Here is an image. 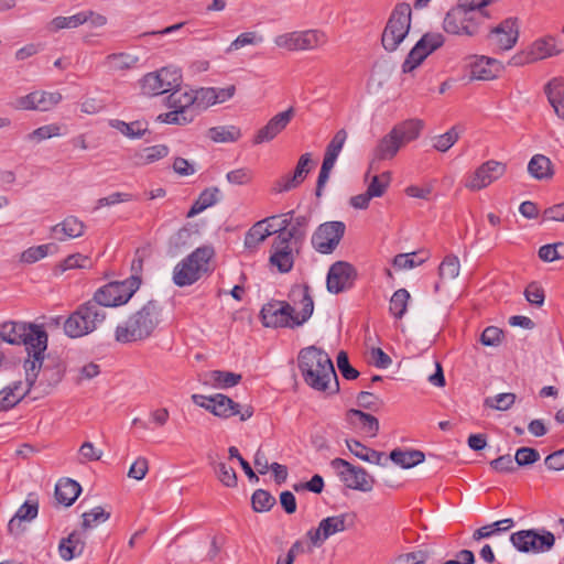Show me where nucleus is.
<instances>
[{
  "label": "nucleus",
  "instance_id": "obj_56",
  "mask_svg": "<svg viewBox=\"0 0 564 564\" xmlns=\"http://www.w3.org/2000/svg\"><path fill=\"white\" fill-rule=\"evenodd\" d=\"M35 94L36 110L39 111H48L62 100V95L58 91H35Z\"/></svg>",
  "mask_w": 564,
  "mask_h": 564
},
{
  "label": "nucleus",
  "instance_id": "obj_7",
  "mask_svg": "<svg viewBox=\"0 0 564 564\" xmlns=\"http://www.w3.org/2000/svg\"><path fill=\"white\" fill-rule=\"evenodd\" d=\"M482 12H477L468 6H463L462 1L452 8L445 15L444 31L456 35L474 36L478 34L480 23L485 20Z\"/></svg>",
  "mask_w": 564,
  "mask_h": 564
},
{
  "label": "nucleus",
  "instance_id": "obj_6",
  "mask_svg": "<svg viewBox=\"0 0 564 564\" xmlns=\"http://www.w3.org/2000/svg\"><path fill=\"white\" fill-rule=\"evenodd\" d=\"M411 15L410 4L402 2L394 7L381 35V43L387 52H394L409 34Z\"/></svg>",
  "mask_w": 564,
  "mask_h": 564
},
{
  "label": "nucleus",
  "instance_id": "obj_4",
  "mask_svg": "<svg viewBox=\"0 0 564 564\" xmlns=\"http://www.w3.org/2000/svg\"><path fill=\"white\" fill-rule=\"evenodd\" d=\"M107 312L91 300L80 304L64 321V332L69 338H80L95 332L106 319Z\"/></svg>",
  "mask_w": 564,
  "mask_h": 564
},
{
  "label": "nucleus",
  "instance_id": "obj_33",
  "mask_svg": "<svg viewBox=\"0 0 564 564\" xmlns=\"http://www.w3.org/2000/svg\"><path fill=\"white\" fill-rule=\"evenodd\" d=\"M308 225L310 216L299 215L293 217L288 232H282V235L279 236L285 238V240L294 245V248L299 249L306 237Z\"/></svg>",
  "mask_w": 564,
  "mask_h": 564
},
{
  "label": "nucleus",
  "instance_id": "obj_58",
  "mask_svg": "<svg viewBox=\"0 0 564 564\" xmlns=\"http://www.w3.org/2000/svg\"><path fill=\"white\" fill-rule=\"evenodd\" d=\"M61 127L56 123L42 126L26 135V139L33 142H41L43 140L61 135Z\"/></svg>",
  "mask_w": 564,
  "mask_h": 564
},
{
  "label": "nucleus",
  "instance_id": "obj_25",
  "mask_svg": "<svg viewBox=\"0 0 564 564\" xmlns=\"http://www.w3.org/2000/svg\"><path fill=\"white\" fill-rule=\"evenodd\" d=\"M292 242L276 236L272 242V252L270 256V263L278 268L281 273L290 272L294 264Z\"/></svg>",
  "mask_w": 564,
  "mask_h": 564
},
{
  "label": "nucleus",
  "instance_id": "obj_50",
  "mask_svg": "<svg viewBox=\"0 0 564 564\" xmlns=\"http://www.w3.org/2000/svg\"><path fill=\"white\" fill-rule=\"evenodd\" d=\"M210 465L214 467L215 474L218 480L226 487L234 488L237 486V474L236 470L228 466L226 463L220 462L215 464L210 462Z\"/></svg>",
  "mask_w": 564,
  "mask_h": 564
},
{
  "label": "nucleus",
  "instance_id": "obj_61",
  "mask_svg": "<svg viewBox=\"0 0 564 564\" xmlns=\"http://www.w3.org/2000/svg\"><path fill=\"white\" fill-rule=\"evenodd\" d=\"M337 367L343 375V377L347 380L357 379L359 376V371L356 370L350 364L348 359V355L346 351H339L337 356Z\"/></svg>",
  "mask_w": 564,
  "mask_h": 564
},
{
  "label": "nucleus",
  "instance_id": "obj_13",
  "mask_svg": "<svg viewBox=\"0 0 564 564\" xmlns=\"http://www.w3.org/2000/svg\"><path fill=\"white\" fill-rule=\"evenodd\" d=\"M137 290V280L126 279L123 281L110 282L99 288L93 297L98 302L101 308L115 307L126 304Z\"/></svg>",
  "mask_w": 564,
  "mask_h": 564
},
{
  "label": "nucleus",
  "instance_id": "obj_43",
  "mask_svg": "<svg viewBox=\"0 0 564 564\" xmlns=\"http://www.w3.org/2000/svg\"><path fill=\"white\" fill-rule=\"evenodd\" d=\"M194 99L192 91H182L178 88L171 90L165 99V105L175 110L194 109Z\"/></svg>",
  "mask_w": 564,
  "mask_h": 564
},
{
  "label": "nucleus",
  "instance_id": "obj_35",
  "mask_svg": "<svg viewBox=\"0 0 564 564\" xmlns=\"http://www.w3.org/2000/svg\"><path fill=\"white\" fill-rule=\"evenodd\" d=\"M80 485L69 478L61 479L55 486V498L65 507L72 506L80 495Z\"/></svg>",
  "mask_w": 564,
  "mask_h": 564
},
{
  "label": "nucleus",
  "instance_id": "obj_45",
  "mask_svg": "<svg viewBox=\"0 0 564 564\" xmlns=\"http://www.w3.org/2000/svg\"><path fill=\"white\" fill-rule=\"evenodd\" d=\"M459 135L460 130L457 126H454L445 133L434 137L432 147L438 152H447L458 141Z\"/></svg>",
  "mask_w": 564,
  "mask_h": 564
},
{
  "label": "nucleus",
  "instance_id": "obj_53",
  "mask_svg": "<svg viewBox=\"0 0 564 564\" xmlns=\"http://www.w3.org/2000/svg\"><path fill=\"white\" fill-rule=\"evenodd\" d=\"M251 503L256 512H264L275 505V498L267 490L257 489L251 497Z\"/></svg>",
  "mask_w": 564,
  "mask_h": 564
},
{
  "label": "nucleus",
  "instance_id": "obj_30",
  "mask_svg": "<svg viewBox=\"0 0 564 564\" xmlns=\"http://www.w3.org/2000/svg\"><path fill=\"white\" fill-rule=\"evenodd\" d=\"M85 544V536L74 531L67 538H63L59 541L58 553L64 561H70L83 554Z\"/></svg>",
  "mask_w": 564,
  "mask_h": 564
},
{
  "label": "nucleus",
  "instance_id": "obj_9",
  "mask_svg": "<svg viewBox=\"0 0 564 564\" xmlns=\"http://www.w3.org/2000/svg\"><path fill=\"white\" fill-rule=\"evenodd\" d=\"M328 36L321 29L292 31L274 37V44L290 52L314 51L325 46Z\"/></svg>",
  "mask_w": 564,
  "mask_h": 564
},
{
  "label": "nucleus",
  "instance_id": "obj_19",
  "mask_svg": "<svg viewBox=\"0 0 564 564\" xmlns=\"http://www.w3.org/2000/svg\"><path fill=\"white\" fill-rule=\"evenodd\" d=\"M347 132L345 129L338 130L328 145L326 147L324 160L317 178L315 195L322 196V192L326 183L328 182L329 174L336 163V160L346 142Z\"/></svg>",
  "mask_w": 564,
  "mask_h": 564
},
{
  "label": "nucleus",
  "instance_id": "obj_41",
  "mask_svg": "<svg viewBox=\"0 0 564 564\" xmlns=\"http://www.w3.org/2000/svg\"><path fill=\"white\" fill-rule=\"evenodd\" d=\"M109 126L130 139L141 138L148 131V123L140 120L128 123L119 119H110Z\"/></svg>",
  "mask_w": 564,
  "mask_h": 564
},
{
  "label": "nucleus",
  "instance_id": "obj_49",
  "mask_svg": "<svg viewBox=\"0 0 564 564\" xmlns=\"http://www.w3.org/2000/svg\"><path fill=\"white\" fill-rule=\"evenodd\" d=\"M460 263L456 256H446L438 267V276L441 280H453L458 276Z\"/></svg>",
  "mask_w": 564,
  "mask_h": 564
},
{
  "label": "nucleus",
  "instance_id": "obj_38",
  "mask_svg": "<svg viewBox=\"0 0 564 564\" xmlns=\"http://www.w3.org/2000/svg\"><path fill=\"white\" fill-rule=\"evenodd\" d=\"M240 381L241 375L239 373L212 370L205 375L204 383L218 389H227L237 386Z\"/></svg>",
  "mask_w": 564,
  "mask_h": 564
},
{
  "label": "nucleus",
  "instance_id": "obj_18",
  "mask_svg": "<svg viewBox=\"0 0 564 564\" xmlns=\"http://www.w3.org/2000/svg\"><path fill=\"white\" fill-rule=\"evenodd\" d=\"M506 172V163L496 160L486 161L468 176L465 182V187L473 192L480 191L502 177Z\"/></svg>",
  "mask_w": 564,
  "mask_h": 564
},
{
  "label": "nucleus",
  "instance_id": "obj_36",
  "mask_svg": "<svg viewBox=\"0 0 564 564\" xmlns=\"http://www.w3.org/2000/svg\"><path fill=\"white\" fill-rule=\"evenodd\" d=\"M528 173L538 181L551 180L554 175V166L547 156L535 154L528 163Z\"/></svg>",
  "mask_w": 564,
  "mask_h": 564
},
{
  "label": "nucleus",
  "instance_id": "obj_11",
  "mask_svg": "<svg viewBox=\"0 0 564 564\" xmlns=\"http://www.w3.org/2000/svg\"><path fill=\"white\" fill-rule=\"evenodd\" d=\"M510 542L522 553H545L554 546L555 536L545 529H529L512 533Z\"/></svg>",
  "mask_w": 564,
  "mask_h": 564
},
{
  "label": "nucleus",
  "instance_id": "obj_46",
  "mask_svg": "<svg viewBox=\"0 0 564 564\" xmlns=\"http://www.w3.org/2000/svg\"><path fill=\"white\" fill-rule=\"evenodd\" d=\"M410 293L405 289L397 290L391 296L389 311L398 319H401L408 308Z\"/></svg>",
  "mask_w": 564,
  "mask_h": 564
},
{
  "label": "nucleus",
  "instance_id": "obj_40",
  "mask_svg": "<svg viewBox=\"0 0 564 564\" xmlns=\"http://www.w3.org/2000/svg\"><path fill=\"white\" fill-rule=\"evenodd\" d=\"M219 188L216 186L205 188L198 196V198L194 202L191 209L187 213V217L192 218L206 208L215 205L219 199Z\"/></svg>",
  "mask_w": 564,
  "mask_h": 564
},
{
  "label": "nucleus",
  "instance_id": "obj_39",
  "mask_svg": "<svg viewBox=\"0 0 564 564\" xmlns=\"http://www.w3.org/2000/svg\"><path fill=\"white\" fill-rule=\"evenodd\" d=\"M390 459L401 466L402 468H412L424 462L425 455L422 451L411 449V451H402L400 448H395L390 453Z\"/></svg>",
  "mask_w": 564,
  "mask_h": 564
},
{
  "label": "nucleus",
  "instance_id": "obj_37",
  "mask_svg": "<svg viewBox=\"0 0 564 564\" xmlns=\"http://www.w3.org/2000/svg\"><path fill=\"white\" fill-rule=\"evenodd\" d=\"M424 127V122L420 119L404 120L395 124L391 130L395 133L402 145L416 140Z\"/></svg>",
  "mask_w": 564,
  "mask_h": 564
},
{
  "label": "nucleus",
  "instance_id": "obj_54",
  "mask_svg": "<svg viewBox=\"0 0 564 564\" xmlns=\"http://www.w3.org/2000/svg\"><path fill=\"white\" fill-rule=\"evenodd\" d=\"M391 181V174L390 172H383L380 175H375L368 187L367 192L370 196L375 197H381L384 195L389 184Z\"/></svg>",
  "mask_w": 564,
  "mask_h": 564
},
{
  "label": "nucleus",
  "instance_id": "obj_20",
  "mask_svg": "<svg viewBox=\"0 0 564 564\" xmlns=\"http://www.w3.org/2000/svg\"><path fill=\"white\" fill-rule=\"evenodd\" d=\"M357 279L355 267L346 261H336L328 270L326 279L327 291L334 294L345 292L352 288Z\"/></svg>",
  "mask_w": 564,
  "mask_h": 564
},
{
  "label": "nucleus",
  "instance_id": "obj_23",
  "mask_svg": "<svg viewBox=\"0 0 564 564\" xmlns=\"http://www.w3.org/2000/svg\"><path fill=\"white\" fill-rule=\"evenodd\" d=\"M295 116L293 107L288 108L285 111L279 112L273 116L265 126L260 128L253 137L252 143L254 145L272 141L279 133H281Z\"/></svg>",
  "mask_w": 564,
  "mask_h": 564
},
{
  "label": "nucleus",
  "instance_id": "obj_57",
  "mask_svg": "<svg viewBox=\"0 0 564 564\" xmlns=\"http://www.w3.org/2000/svg\"><path fill=\"white\" fill-rule=\"evenodd\" d=\"M516 399L517 397L514 393H500L494 398H487L485 400V405L498 411H507L514 404Z\"/></svg>",
  "mask_w": 564,
  "mask_h": 564
},
{
  "label": "nucleus",
  "instance_id": "obj_64",
  "mask_svg": "<svg viewBox=\"0 0 564 564\" xmlns=\"http://www.w3.org/2000/svg\"><path fill=\"white\" fill-rule=\"evenodd\" d=\"M524 296L530 304L536 306H542L545 299L543 289L535 282L530 283L525 288Z\"/></svg>",
  "mask_w": 564,
  "mask_h": 564
},
{
  "label": "nucleus",
  "instance_id": "obj_55",
  "mask_svg": "<svg viewBox=\"0 0 564 564\" xmlns=\"http://www.w3.org/2000/svg\"><path fill=\"white\" fill-rule=\"evenodd\" d=\"M82 527L84 530L91 529L100 522H106L110 518V512L98 506L88 512H84Z\"/></svg>",
  "mask_w": 564,
  "mask_h": 564
},
{
  "label": "nucleus",
  "instance_id": "obj_48",
  "mask_svg": "<svg viewBox=\"0 0 564 564\" xmlns=\"http://www.w3.org/2000/svg\"><path fill=\"white\" fill-rule=\"evenodd\" d=\"M194 109L202 111L215 105V87H203L193 90Z\"/></svg>",
  "mask_w": 564,
  "mask_h": 564
},
{
  "label": "nucleus",
  "instance_id": "obj_1",
  "mask_svg": "<svg viewBox=\"0 0 564 564\" xmlns=\"http://www.w3.org/2000/svg\"><path fill=\"white\" fill-rule=\"evenodd\" d=\"M289 299L291 302L272 300L263 305L261 318L264 326L295 328L310 319L314 311L310 286L293 285Z\"/></svg>",
  "mask_w": 564,
  "mask_h": 564
},
{
  "label": "nucleus",
  "instance_id": "obj_24",
  "mask_svg": "<svg viewBox=\"0 0 564 564\" xmlns=\"http://www.w3.org/2000/svg\"><path fill=\"white\" fill-rule=\"evenodd\" d=\"M468 66L470 69V78L477 80L494 79L503 68L501 62L484 55L470 56Z\"/></svg>",
  "mask_w": 564,
  "mask_h": 564
},
{
  "label": "nucleus",
  "instance_id": "obj_21",
  "mask_svg": "<svg viewBox=\"0 0 564 564\" xmlns=\"http://www.w3.org/2000/svg\"><path fill=\"white\" fill-rule=\"evenodd\" d=\"M519 37L518 20L508 18L494 28L488 36L490 45L498 51H509Z\"/></svg>",
  "mask_w": 564,
  "mask_h": 564
},
{
  "label": "nucleus",
  "instance_id": "obj_22",
  "mask_svg": "<svg viewBox=\"0 0 564 564\" xmlns=\"http://www.w3.org/2000/svg\"><path fill=\"white\" fill-rule=\"evenodd\" d=\"M312 154L304 153L300 156L293 173L285 174L278 178L272 186V191L276 194L289 192L300 186L310 173V164H312Z\"/></svg>",
  "mask_w": 564,
  "mask_h": 564
},
{
  "label": "nucleus",
  "instance_id": "obj_17",
  "mask_svg": "<svg viewBox=\"0 0 564 564\" xmlns=\"http://www.w3.org/2000/svg\"><path fill=\"white\" fill-rule=\"evenodd\" d=\"M346 226L343 221H328L319 225L312 236V245L321 253H332L344 237Z\"/></svg>",
  "mask_w": 564,
  "mask_h": 564
},
{
  "label": "nucleus",
  "instance_id": "obj_28",
  "mask_svg": "<svg viewBox=\"0 0 564 564\" xmlns=\"http://www.w3.org/2000/svg\"><path fill=\"white\" fill-rule=\"evenodd\" d=\"M402 147L395 133L390 130L389 133L378 141V144L373 149L371 164L384 160H392Z\"/></svg>",
  "mask_w": 564,
  "mask_h": 564
},
{
  "label": "nucleus",
  "instance_id": "obj_60",
  "mask_svg": "<svg viewBox=\"0 0 564 564\" xmlns=\"http://www.w3.org/2000/svg\"><path fill=\"white\" fill-rule=\"evenodd\" d=\"M540 459V453L532 447H520L517 449L514 460L518 466H529Z\"/></svg>",
  "mask_w": 564,
  "mask_h": 564
},
{
  "label": "nucleus",
  "instance_id": "obj_14",
  "mask_svg": "<svg viewBox=\"0 0 564 564\" xmlns=\"http://www.w3.org/2000/svg\"><path fill=\"white\" fill-rule=\"evenodd\" d=\"M330 465L338 471L340 480L347 488L364 492L372 490L376 480L365 468L355 466L343 458H334Z\"/></svg>",
  "mask_w": 564,
  "mask_h": 564
},
{
  "label": "nucleus",
  "instance_id": "obj_44",
  "mask_svg": "<svg viewBox=\"0 0 564 564\" xmlns=\"http://www.w3.org/2000/svg\"><path fill=\"white\" fill-rule=\"evenodd\" d=\"M207 135L214 142H236L241 131L236 126H218L208 129Z\"/></svg>",
  "mask_w": 564,
  "mask_h": 564
},
{
  "label": "nucleus",
  "instance_id": "obj_15",
  "mask_svg": "<svg viewBox=\"0 0 564 564\" xmlns=\"http://www.w3.org/2000/svg\"><path fill=\"white\" fill-rule=\"evenodd\" d=\"M352 524L354 516L349 513L327 517L319 522L316 529L308 530L306 536L314 547H319L328 538L336 533L344 532Z\"/></svg>",
  "mask_w": 564,
  "mask_h": 564
},
{
  "label": "nucleus",
  "instance_id": "obj_26",
  "mask_svg": "<svg viewBox=\"0 0 564 564\" xmlns=\"http://www.w3.org/2000/svg\"><path fill=\"white\" fill-rule=\"evenodd\" d=\"M557 41L553 36H544L535 40L524 52L525 62L532 63L558 55L562 52Z\"/></svg>",
  "mask_w": 564,
  "mask_h": 564
},
{
  "label": "nucleus",
  "instance_id": "obj_59",
  "mask_svg": "<svg viewBox=\"0 0 564 564\" xmlns=\"http://www.w3.org/2000/svg\"><path fill=\"white\" fill-rule=\"evenodd\" d=\"M262 42V36L257 32H245L238 35L227 48V52L237 51L246 45H254Z\"/></svg>",
  "mask_w": 564,
  "mask_h": 564
},
{
  "label": "nucleus",
  "instance_id": "obj_32",
  "mask_svg": "<svg viewBox=\"0 0 564 564\" xmlns=\"http://www.w3.org/2000/svg\"><path fill=\"white\" fill-rule=\"evenodd\" d=\"M278 217L271 216L267 217L260 221H257L246 234L245 236V247L247 249L253 250L261 242H263L269 236L273 235V231L265 227L268 221H275Z\"/></svg>",
  "mask_w": 564,
  "mask_h": 564
},
{
  "label": "nucleus",
  "instance_id": "obj_47",
  "mask_svg": "<svg viewBox=\"0 0 564 564\" xmlns=\"http://www.w3.org/2000/svg\"><path fill=\"white\" fill-rule=\"evenodd\" d=\"M85 19L83 11L70 17H56L48 23V30L57 32L63 29H75L83 25Z\"/></svg>",
  "mask_w": 564,
  "mask_h": 564
},
{
  "label": "nucleus",
  "instance_id": "obj_2",
  "mask_svg": "<svg viewBox=\"0 0 564 564\" xmlns=\"http://www.w3.org/2000/svg\"><path fill=\"white\" fill-rule=\"evenodd\" d=\"M297 366L305 383L321 392L337 393L339 384L333 361L328 354L316 346L300 350Z\"/></svg>",
  "mask_w": 564,
  "mask_h": 564
},
{
  "label": "nucleus",
  "instance_id": "obj_10",
  "mask_svg": "<svg viewBox=\"0 0 564 564\" xmlns=\"http://www.w3.org/2000/svg\"><path fill=\"white\" fill-rule=\"evenodd\" d=\"M0 337V340L11 345H24L25 349L47 340V334L42 326L12 321L1 324Z\"/></svg>",
  "mask_w": 564,
  "mask_h": 564
},
{
  "label": "nucleus",
  "instance_id": "obj_31",
  "mask_svg": "<svg viewBox=\"0 0 564 564\" xmlns=\"http://www.w3.org/2000/svg\"><path fill=\"white\" fill-rule=\"evenodd\" d=\"M346 420L349 424H359L361 430L370 437L377 436L379 432V421L376 416L357 409H350L346 412Z\"/></svg>",
  "mask_w": 564,
  "mask_h": 564
},
{
  "label": "nucleus",
  "instance_id": "obj_51",
  "mask_svg": "<svg viewBox=\"0 0 564 564\" xmlns=\"http://www.w3.org/2000/svg\"><path fill=\"white\" fill-rule=\"evenodd\" d=\"M53 248H56L53 243L30 247L21 253L20 261L25 264L35 263L45 258Z\"/></svg>",
  "mask_w": 564,
  "mask_h": 564
},
{
  "label": "nucleus",
  "instance_id": "obj_62",
  "mask_svg": "<svg viewBox=\"0 0 564 564\" xmlns=\"http://www.w3.org/2000/svg\"><path fill=\"white\" fill-rule=\"evenodd\" d=\"M227 181L235 185L249 184L253 178V173L250 169L241 167L230 171L226 175Z\"/></svg>",
  "mask_w": 564,
  "mask_h": 564
},
{
  "label": "nucleus",
  "instance_id": "obj_8",
  "mask_svg": "<svg viewBox=\"0 0 564 564\" xmlns=\"http://www.w3.org/2000/svg\"><path fill=\"white\" fill-rule=\"evenodd\" d=\"M192 401L196 405L212 412L214 415L224 419L239 415L241 421H246L253 414V408L251 405L242 406L229 397L221 393L209 397L203 394H193Z\"/></svg>",
  "mask_w": 564,
  "mask_h": 564
},
{
  "label": "nucleus",
  "instance_id": "obj_3",
  "mask_svg": "<svg viewBox=\"0 0 564 564\" xmlns=\"http://www.w3.org/2000/svg\"><path fill=\"white\" fill-rule=\"evenodd\" d=\"M161 322V304L156 300H149L118 324L115 339L120 344L144 341L154 335Z\"/></svg>",
  "mask_w": 564,
  "mask_h": 564
},
{
  "label": "nucleus",
  "instance_id": "obj_12",
  "mask_svg": "<svg viewBox=\"0 0 564 564\" xmlns=\"http://www.w3.org/2000/svg\"><path fill=\"white\" fill-rule=\"evenodd\" d=\"M182 74L175 67H162L158 72L148 73L140 79L141 91L145 96H158L178 88Z\"/></svg>",
  "mask_w": 564,
  "mask_h": 564
},
{
  "label": "nucleus",
  "instance_id": "obj_29",
  "mask_svg": "<svg viewBox=\"0 0 564 564\" xmlns=\"http://www.w3.org/2000/svg\"><path fill=\"white\" fill-rule=\"evenodd\" d=\"M85 224L75 216H68L63 221L54 225L51 228L56 239L63 241L67 238L74 239L82 237L85 232Z\"/></svg>",
  "mask_w": 564,
  "mask_h": 564
},
{
  "label": "nucleus",
  "instance_id": "obj_52",
  "mask_svg": "<svg viewBox=\"0 0 564 564\" xmlns=\"http://www.w3.org/2000/svg\"><path fill=\"white\" fill-rule=\"evenodd\" d=\"M91 267V261L87 256L74 253L64 259L56 265V271L65 272L70 269H87Z\"/></svg>",
  "mask_w": 564,
  "mask_h": 564
},
{
  "label": "nucleus",
  "instance_id": "obj_5",
  "mask_svg": "<svg viewBox=\"0 0 564 564\" xmlns=\"http://www.w3.org/2000/svg\"><path fill=\"white\" fill-rule=\"evenodd\" d=\"M214 256L215 249L213 246L206 245L196 248L175 265L173 282L180 288L194 284L209 271V262Z\"/></svg>",
  "mask_w": 564,
  "mask_h": 564
},
{
  "label": "nucleus",
  "instance_id": "obj_16",
  "mask_svg": "<svg viewBox=\"0 0 564 564\" xmlns=\"http://www.w3.org/2000/svg\"><path fill=\"white\" fill-rule=\"evenodd\" d=\"M444 44L442 33L424 34L408 54L402 64L403 73H410L416 68L431 53Z\"/></svg>",
  "mask_w": 564,
  "mask_h": 564
},
{
  "label": "nucleus",
  "instance_id": "obj_63",
  "mask_svg": "<svg viewBox=\"0 0 564 564\" xmlns=\"http://www.w3.org/2000/svg\"><path fill=\"white\" fill-rule=\"evenodd\" d=\"M39 512V502L36 499L34 500H26L15 512V517L19 519H23L24 521H32L36 518Z\"/></svg>",
  "mask_w": 564,
  "mask_h": 564
},
{
  "label": "nucleus",
  "instance_id": "obj_27",
  "mask_svg": "<svg viewBox=\"0 0 564 564\" xmlns=\"http://www.w3.org/2000/svg\"><path fill=\"white\" fill-rule=\"evenodd\" d=\"M47 348V340L44 343H40L39 345H34L31 348L26 349L29 354V358L24 361V370H25V383L29 386V389H32L36 382L40 370L44 360V352Z\"/></svg>",
  "mask_w": 564,
  "mask_h": 564
},
{
  "label": "nucleus",
  "instance_id": "obj_42",
  "mask_svg": "<svg viewBox=\"0 0 564 564\" xmlns=\"http://www.w3.org/2000/svg\"><path fill=\"white\" fill-rule=\"evenodd\" d=\"M139 62V57L129 53H112L106 56L105 66L110 70H128L134 67Z\"/></svg>",
  "mask_w": 564,
  "mask_h": 564
},
{
  "label": "nucleus",
  "instance_id": "obj_34",
  "mask_svg": "<svg viewBox=\"0 0 564 564\" xmlns=\"http://www.w3.org/2000/svg\"><path fill=\"white\" fill-rule=\"evenodd\" d=\"M544 91L556 116L564 120V79H552L545 86Z\"/></svg>",
  "mask_w": 564,
  "mask_h": 564
}]
</instances>
